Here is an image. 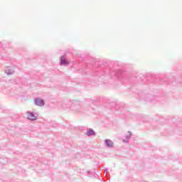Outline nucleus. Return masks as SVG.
Here are the masks:
<instances>
[{
  "label": "nucleus",
  "instance_id": "f257e3e1",
  "mask_svg": "<svg viewBox=\"0 0 182 182\" xmlns=\"http://www.w3.org/2000/svg\"><path fill=\"white\" fill-rule=\"evenodd\" d=\"M35 105H37V106H43L45 105V102H43V100L36 98L35 100Z\"/></svg>",
  "mask_w": 182,
  "mask_h": 182
},
{
  "label": "nucleus",
  "instance_id": "f03ea898",
  "mask_svg": "<svg viewBox=\"0 0 182 182\" xmlns=\"http://www.w3.org/2000/svg\"><path fill=\"white\" fill-rule=\"evenodd\" d=\"M27 119H28V120H36L38 117L35 116L32 112H28Z\"/></svg>",
  "mask_w": 182,
  "mask_h": 182
},
{
  "label": "nucleus",
  "instance_id": "7ed1b4c3",
  "mask_svg": "<svg viewBox=\"0 0 182 182\" xmlns=\"http://www.w3.org/2000/svg\"><path fill=\"white\" fill-rule=\"evenodd\" d=\"M105 144L107 146V147H113L114 146V144L110 139L105 140Z\"/></svg>",
  "mask_w": 182,
  "mask_h": 182
},
{
  "label": "nucleus",
  "instance_id": "20e7f679",
  "mask_svg": "<svg viewBox=\"0 0 182 182\" xmlns=\"http://www.w3.org/2000/svg\"><path fill=\"white\" fill-rule=\"evenodd\" d=\"M60 65H69V61H68L65 58L61 57Z\"/></svg>",
  "mask_w": 182,
  "mask_h": 182
},
{
  "label": "nucleus",
  "instance_id": "39448f33",
  "mask_svg": "<svg viewBox=\"0 0 182 182\" xmlns=\"http://www.w3.org/2000/svg\"><path fill=\"white\" fill-rule=\"evenodd\" d=\"M87 136H93L95 135V131H93V129H89L87 132H86Z\"/></svg>",
  "mask_w": 182,
  "mask_h": 182
},
{
  "label": "nucleus",
  "instance_id": "423d86ee",
  "mask_svg": "<svg viewBox=\"0 0 182 182\" xmlns=\"http://www.w3.org/2000/svg\"><path fill=\"white\" fill-rule=\"evenodd\" d=\"M126 141H127L126 140H124V143H126Z\"/></svg>",
  "mask_w": 182,
  "mask_h": 182
}]
</instances>
